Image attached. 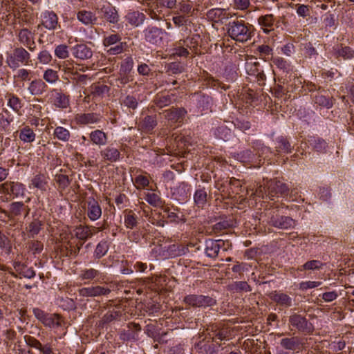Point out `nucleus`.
Here are the masks:
<instances>
[{
  "mask_svg": "<svg viewBox=\"0 0 354 354\" xmlns=\"http://www.w3.org/2000/svg\"><path fill=\"white\" fill-rule=\"evenodd\" d=\"M54 104L57 107L66 108L69 104V100L67 95L56 91Z\"/></svg>",
  "mask_w": 354,
  "mask_h": 354,
  "instance_id": "ea45409f",
  "label": "nucleus"
},
{
  "mask_svg": "<svg viewBox=\"0 0 354 354\" xmlns=\"http://www.w3.org/2000/svg\"><path fill=\"white\" fill-rule=\"evenodd\" d=\"M288 192V187L285 183L279 180H269L263 185L259 186L256 191V194L261 196L262 198L266 195L270 200H274L275 196L287 195Z\"/></svg>",
  "mask_w": 354,
  "mask_h": 354,
  "instance_id": "f03ea898",
  "label": "nucleus"
},
{
  "mask_svg": "<svg viewBox=\"0 0 354 354\" xmlns=\"http://www.w3.org/2000/svg\"><path fill=\"white\" fill-rule=\"evenodd\" d=\"M32 313L35 317L43 324L45 323L46 319L50 315L39 308H34L32 309Z\"/></svg>",
  "mask_w": 354,
  "mask_h": 354,
  "instance_id": "680f3d73",
  "label": "nucleus"
},
{
  "mask_svg": "<svg viewBox=\"0 0 354 354\" xmlns=\"http://www.w3.org/2000/svg\"><path fill=\"white\" fill-rule=\"evenodd\" d=\"M90 90L93 97H101L109 91V88L103 84L95 83L91 86Z\"/></svg>",
  "mask_w": 354,
  "mask_h": 354,
  "instance_id": "473e14b6",
  "label": "nucleus"
},
{
  "mask_svg": "<svg viewBox=\"0 0 354 354\" xmlns=\"http://www.w3.org/2000/svg\"><path fill=\"white\" fill-rule=\"evenodd\" d=\"M124 225L128 229H133L137 225L138 217L131 210H126L124 218Z\"/></svg>",
  "mask_w": 354,
  "mask_h": 354,
  "instance_id": "72a5a7b5",
  "label": "nucleus"
},
{
  "mask_svg": "<svg viewBox=\"0 0 354 354\" xmlns=\"http://www.w3.org/2000/svg\"><path fill=\"white\" fill-rule=\"evenodd\" d=\"M90 139L93 144L104 146L107 142L106 134L101 130H95L90 133Z\"/></svg>",
  "mask_w": 354,
  "mask_h": 354,
  "instance_id": "c756f323",
  "label": "nucleus"
},
{
  "mask_svg": "<svg viewBox=\"0 0 354 354\" xmlns=\"http://www.w3.org/2000/svg\"><path fill=\"white\" fill-rule=\"evenodd\" d=\"M73 55L82 60L88 59L93 56V51L90 47L84 44H77L71 48Z\"/></svg>",
  "mask_w": 354,
  "mask_h": 354,
  "instance_id": "f3484780",
  "label": "nucleus"
},
{
  "mask_svg": "<svg viewBox=\"0 0 354 354\" xmlns=\"http://www.w3.org/2000/svg\"><path fill=\"white\" fill-rule=\"evenodd\" d=\"M269 297L272 301L282 307L289 308L293 304L292 298L281 291H272Z\"/></svg>",
  "mask_w": 354,
  "mask_h": 354,
  "instance_id": "dca6fc26",
  "label": "nucleus"
},
{
  "mask_svg": "<svg viewBox=\"0 0 354 354\" xmlns=\"http://www.w3.org/2000/svg\"><path fill=\"white\" fill-rule=\"evenodd\" d=\"M17 37L19 41L27 47L29 50L32 52L35 50L36 44L35 42L34 33L28 28H22L19 30Z\"/></svg>",
  "mask_w": 354,
  "mask_h": 354,
  "instance_id": "4468645a",
  "label": "nucleus"
},
{
  "mask_svg": "<svg viewBox=\"0 0 354 354\" xmlns=\"http://www.w3.org/2000/svg\"><path fill=\"white\" fill-rule=\"evenodd\" d=\"M280 345L286 350L295 351L300 348V339L298 337H285L280 340Z\"/></svg>",
  "mask_w": 354,
  "mask_h": 354,
  "instance_id": "bb28decb",
  "label": "nucleus"
},
{
  "mask_svg": "<svg viewBox=\"0 0 354 354\" xmlns=\"http://www.w3.org/2000/svg\"><path fill=\"white\" fill-rule=\"evenodd\" d=\"M324 264L318 260H311L306 262L299 270H315L321 269Z\"/></svg>",
  "mask_w": 354,
  "mask_h": 354,
  "instance_id": "a18cd8bd",
  "label": "nucleus"
},
{
  "mask_svg": "<svg viewBox=\"0 0 354 354\" xmlns=\"http://www.w3.org/2000/svg\"><path fill=\"white\" fill-rule=\"evenodd\" d=\"M230 245L227 241L207 239L205 242V253L207 257L216 259L221 250L227 251Z\"/></svg>",
  "mask_w": 354,
  "mask_h": 354,
  "instance_id": "39448f33",
  "label": "nucleus"
},
{
  "mask_svg": "<svg viewBox=\"0 0 354 354\" xmlns=\"http://www.w3.org/2000/svg\"><path fill=\"white\" fill-rule=\"evenodd\" d=\"M30 61V53L22 47L15 48L12 54L8 55L6 59L7 64L13 70L19 68L20 64H28Z\"/></svg>",
  "mask_w": 354,
  "mask_h": 354,
  "instance_id": "20e7f679",
  "label": "nucleus"
},
{
  "mask_svg": "<svg viewBox=\"0 0 354 354\" xmlns=\"http://www.w3.org/2000/svg\"><path fill=\"white\" fill-rule=\"evenodd\" d=\"M156 125L157 122L154 116L148 115L143 120L142 127L147 131L152 130Z\"/></svg>",
  "mask_w": 354,
  "mask_h": 354,
  "instance_id": "4d7b16f0",
  "label": "nucleus"
},
{
  "mask_svg": "<svg viewBox=\"0 0 354 354\" xmlns=\"http://www.w3.org/2000/svg\"><path fill=\"white\" fill-rule=\"evenodd\" d=\"M55 55L59 59H65L68 57V50L66 45L61 44L55 49Z\"/></svg>",
  "mask_w": 354,
  "mask_h": 354,
  "instance_id": "052dcab7",
  "label": "nucleus"
},
{
  "mask_svg": "<svg viewBox=\"0 0 354 354\" xmlns=\"http://www.w3.org/2000/svg\"><path fill=\"white\" fill-rule=\"evenodd\" d=\"M183 301L186 305L196 308L210 307L216 304V300L214 298L202 295H187L184 297Z\"/></svg>",
  "mask_w": 354,
  "mask_h": 354,
  "instance_id": "6e6552de",
  "label": "nucleus"
},
{
  "mask_svg": "<svg viewBox=\"0 0 354 354\" xmlns=\"http://www.w3.org/2000/svg\"><path fill=\"white\" fill-rule=\"evenodd\" d=\"M125 19L131 26L137 27L144 22L145 15L139 11L130 10L126 15Z\"/></svg>",
  "mask_w": 354,
  "mask_h": 354,
  "instance_id": "393cba45",
  "label": "nucleus"
},
{
  "mask_svg": "<svg viewBox=\"0 0 354 354\" xmlns=\"http://www.w3.org/2000/svg\"><path fill=\"white\" fill-rule=\"evenodd\" d=\"M48 187V178L41 174L33 176L30 180L29 188H37L41 192H46Z\"/></svg>",
  "mask_w": 354,
  "mask_h": 354,
  "instance_id": "b1692460",
  "label": "nucleus"
},
{
  "mask_svg": "<svg viewBox=\"0 0 354 354\" xmlns=\"http://www.w3.org/2000/svg\"><path fill=\"white\" fill-rule=\"evenodd\" d=\"M143 32L146 41L157 46L161 45L167 35L166 31L156 26H148Z\"/></svg>",
  "mask_w": 354,
  "mask_h": 354,
  "instance_id": "9d476101",
  "label": "nucleus"
},
{
  "mask_svg": "<svg viewBox=\"0 0 354 354\" xmlns=\"http://www.w3.org/2000/svg\"><path fill=\"white\" fill-rule=\"evenodd\" d=\"M0 192L2 194L17 198L24 196L26 187L19 182L6 181L0 185Z\"/></svg>",
  "mask_w": 354,
  "mask_h": 354,
  "instance_id": "9b49d317",
  "label": "nucleus"
},
{
  "mask_svg": "<svg viewBox=\"0 0 354 354\" xmlns=\"http://www.w3.org/2000/svg\"><path fill=\"white\" fill-rule=\"evenodd\" d=\"M277 145L276 148L278 151H282L284 153L291 152V146L289 142L284 138H279L277 140Z\"/></svg>",
  "mask_w": 354,
  "mask_h": 354,
  "instance_id": "de8ad7c7",
  "label": "nucleus"
},
{
  "mask_svg": "<svg viewBox=\"0 0 354 354\" xmlns=\"http://www.w3.org/2000/svg\"><path fill=\"white\" fill-rule=\"evenodd\" d=\"M86 214L92 221L98 220L102 216V208L94 198L89 197L86 201Z\"/></svg>",
  "mask_w": 354,
  "mask_h": 354,
  "instance_id": "2eb2a0df",
  "label": "nucleus"
},
{
  "mask_svg": "<svg viewBox=\"0 0 354 354\" xmlns=\"http://www.w3.org/2000/svg\"><path fill=\"white\" fill-rule=\"evenodd\" d=\"M258 24L263 32L268 34L274 30V17L272 14L261 15L258 18Z\"/></svg>",
  "mask_w": 354,
  "mask_h": 354,
  "instance_id": "4be33fe9",
  "label": "nucleus"
},
{
  "mask_svg": "<svg viewBox=\"0 0 354 354\" xmlns=\"http://www.w3.org/2000/svg\"><path fill=\"white\" fill-rule=\"evenodd\" d=\"M62 317L56 313L50 314L46 319L44 326L48 328H58L62 326Z\"/></svg>",
  "mask_w": 354,
  "mask_h": 354,
  "instance_id": "2f4dec72",
  "label": "nucleus"
},
{
  "mask_svg": "<svg viewBox=\"0 0 354 354\" xmlns=\"http://www.w3.org/2000/svg\"><path fill=\"white\" fill-rule=\"evenodd\" d=\"M207 198V194L204 187L198 188L196 190L194 195V200L198 207H203L206 204Z\"/></svg>",
  "mask_w": 354,
  "mask_h": 354,
  "instance_id": "7c9ffc66",
  "label": "nucleus"
},
{
  "mask_svg": "<svg viewBox=\"0 0 354 354\" xmlns=\"http://www.w3.org/2000/svg\"><path fill=\"white\" fill-rule=\"evenodd\" d=\"M313 100L315 104H317L321 106L327 108V109H329V108L332 107V106H333V102H332L331 99L329 97H326V96H324L323 95H315L313 97Z\"/></svg>",
  "mask_w": 354,
  "mask_h": 354,
  "instance_id": "37998d69",
  "label": "nucleus"
},
{
  "mask_svg": "<svg viewBox=\"0 0 354 354\" xmlns=\"http://www.w3.org/2000/svg\"><path fill=\"white\" fill-rule=\"evenodd\" d=\"M121 40L122 37L118 33L104 35L102 44L104 47L107 48L106 53L110 55L122 53L126 48L127 44Z\"/></svg>",
  "mask_w": 354,
  "mask_h": 354,
  "instance_id": "7ed1b4c3",
  "label": "nucleus"
},
{
  "mask_svg": "<svg viewBox=\"0 0 354 354\" xmlns=\"http://www.w3.org/2000/svg\"><path fill=\"white\" fill-rule=\"evenodd\" d=\"M54 135L57 139L64 142L68 141L70 138L69 131L62 127H56Z\"/></svg>",
  "mask_w": 354,
  "mask_h": 354,
  "instance_id": "09e8293b",
  "label": "nucleus"
},
{
  "mask_svg": "<svg viewBox=\"0 0 354 354\" xmlns=\"http://www.w3.org/2000/svg\"><path fill=\"white\" fill-rule=\"evenodd\" d=\"M162 210L163 212L166 214L167 218H169L171 221L176 222L177 220L179 218V216L177 214V212L178 211L177 207H175L174 206H165L162 207Z\"/></svg>",
  "mask_w": 354,
  "mask_h": 354,
  "instance_id": "49530a36",
  "label": "nucleus"
},
{
  "mask_svg": "<svg viewBox=\"0 0 354 354\" xmlns=\"http://www.w3.org/2000/svg\"><path fill=\"white\" fill-rule=\"evenodd\" d=\"M268 223L274 227L282 230L291 229L295 225V221L292 218L280 215L275 211L269 213Z\"/></svg>",
  "mask_w": 354,
  "mask_h": 354,
  "instance_id": "0eeeda50",
  "label": "nucleus"
},
{
  "mask_svg": "<svg viewBox=\"0 0 354 354\" xmlns=\"http://www.w3.org/2000/svg\"><path fill=\"white\" fill-rule=\"evenodd\" d=\"M145 199L148 203H149L150 205H151L154 207H158V206L162 205V201L161 200L160 196L156 193H152V192L146 193Z\"/></svg>",
  "mask_w": 354,
  "mask_h": 354,
  "instance_id": "79ce46f5",
  "label": "nucleus"
},
{
  "mask_svg": "<svg viewBox=\"0 0 354 354\" xmlns=\"http://www.w3.org/2000/svg\"><path fill=\"white\" fill-rule=\"evenodd\" d=\"M272 63L280 70L288 73L290 71V64L283 58L280 57H274Z\"/></svg>",
  "mask_w": 354,
  "mask_h": 354,
  "instance_id": "c03bdc74",
  "label": "nucleus"
},
{
  "mask_svg": "<svg viewBox=\"0 0 354 354\" xmlns=\"http://www.w3.org/2000/svg\"><path fill=\"white\" fill-rule=\"evenodd\" d=\"M100 156L104 160L113 162L120 160L121 154L119 149L109 145L100 151Z\"/></svg>",
  "mask_w": 354,
  "mask_h": 354,
  "instance_id": "aec40b11",
  "label": "nucleus"
},
{
  "mask_svg": "<svg viewBox=\"0 0 354 354\" xmlns=\"http://www.w3.org/2000/svg\"><path fill=\"white\" fill-rule=\"evenodd\" d=\"M41 25L48 30H55L59 27L58 17L53 11H44L41 13Z\"/></svg>",
  "mask_w": 354,
  "mask_h": 354,
  "instance_id": "ddd939ff",
  "label": "nucleus"
},
{
  "mask_svg": "<svg viewBox=\"0 0 354 354\" xmlns=\"http://www.w3.org/2000/svg\"><path fill=\"white\" fill-rule=\"evenodd\" d=\"M134 183L137 188H144L149 185V180L147 176L138 175L135 178Z\"/></svg>",
  "mask_w": 354,
  "mask_h": 354,
  "instance_id": "0e129e2a",
  "label": "nucleus"
},
{
  "mask_svg": "<svg viewBox=\"0 0 354 354\" xmlns=\"http://www.w3.org/2000/svg\"><path fill=\"white\" fill-rule=\"evenodd\" d=\"M43 79L45 82L53 84L58 81L59 75L56 71H54L51 68H48L44 72Z\"/></svg>",
  "mask_w": 354,
  "mask_h": 354,
  "instance_id": "e433bc0d",
  "label": "nucleus"
},
{
  "mask_svg": "<svg viewBox=\"0 0 354 354\" xmlns=\"http://www.w3.org/2000/svg\"><path fill=\"white\" fill-rule=\"evenodd\" d=\"M322 283V281H302L299 284V289L301 291L304 292L308 289L317 288V287L321 286Z\"/></svg>",
  "mask_w": 354,
  "mask_h": 354,
  "instance_id": "864d4df0",
  "label": "nucleus"
},
{
  "mask_svg": "<svg viewBox=\"0 0 354 354\" xmlns=\"http://www.w3.org/2000/svg\"><path fill=\"white\" fill-rule=\"evenodd\" d=\"M62 70L65 73L77 75L78 71H84V68L80 65L74 66L72 63L67 62L62 65Z\"/></svg>",
  "mask_w": 354,
  "mask_h": 354,
  "instance_id": "58836bf2",
  "label": "nucleus"
},
{
  "mask_svg": "<svg viewBox=\"0 0 354 354\" xmlns=\"http://www.w3.org/2000/svg\"><path fill=\"white\" fill-rule=\"evenodd\" d=\"M207 335L212 339V341H215V339L219 340H223L228 336V331L227 329L219 328L217 325L212 324L209 326L207 328Z\"/></svg>",
  "mask_w": 354,
  "mask_h": 354,
  "instance_id": "5701e85b",
  "label": "nucleus"
},
{
  "mask_svg": "<svg viewBox=\"0 0 354 354\" xmlns=\"http://www.w3.org/2000/svg\"><path fill=\"white\" fill-rule=\"evenodd\" d=\"M42 223L38 219H34L27 227L29 237H34L41 230Z\"/></svg>",
  "mask_w": 354,
  "mask_h": 354,
  "instance_id": "4c0bfd02",
  "label": "nucleus"
},
{
  "mask_svg": "<svg viewBox=\"0 0 354 354\" xmlns=\"http://www.w3.org/2000/svg\"><path fill=\"white\" fill-rule=\"evenodd\" d=\"M187 113L184 108H171L163 112L164 118L173 123L180 122Z\"/></svg>",
  "mask_w": 354,
  "mask_h": 354,
  "instance_id": "a211bd4d",
  "label": "nucleus"
},
{
  "mask_svg": "<svg viewBox=\"0 0 354 354\" xmlns=\"http://www.w3.org/2000/svg\"><path fill=\"white\" fill-rule=\"evenodd\" d=\"M48 88V85L43 80L37 78L30 81L26 89L30 95L41 97L46 94Z\"/></svg>",
  "mask_w": 354,
  "mask_h": 354,
  "instance_id": "f8f14e48",
  "label": "nucleus"
},
{
  "mask_svg": "<svg viewBox=\"0 0 354 354\" xmlns=\"http://www.w3.org/2000/svg\"><path fill=\"white\" fill-rule=\"evenodd\" d=\"M41 354H54L53 347L51 343L41 344L38 348Z\"/></svg>",
  "mask_w": 354,
  "mask_h": 354,
  "instance_id": "774afa93",
  "label": "nucleus"
},
{
  "mask_svg": "<svg viewBox=\"0 0 354 354\" xmlns=\"http://www.w3.org/2000/svg\"><path fill=\"white\" fill-rule=\"evenodd\" d=\"M154 102H156V104L158 106H159L160 108H162L172 103L173 95L158 94L154 99Z\"/></svg>",
  "mask_w": 354,
  "mask_h": 354,
  "instance_id": "c9c22d12",
  "label": "nucleus"
},
{
  "mask_svg": "<svg viewBox=\"0 0 354 354\" xmlns=\"http://www.w3.org/2000/svg\"><path fill=\"white\" fill-rule=\"evenodd\" d=\"M102 273L95 268H84L80 271V273L79 274V279L81 281H91L93 280H95L97 281L100 278H102ZM86 282H84L86 283Z\"/></svg>",
  "mask_w": 354,
  "mask_h": 354,
  "instance_id": "412c9836",
  "label": "nucleus"
},
{
  "mask_svg": "<svg viewBox=\"0 0 354 354\" xmlns=\"http://www.w3.org/2000/svg\"><path fill=\"white\" fill-rule=\"evenodd\" d=\"M77 19L86 26H92L98 24V17L96 16V14L89 10H80L77 13Z\"/></svg>",
  "mask_w": 354,
  "mask_h": 354,
  "instance_id": "6ab92c4d",
  "label": "nucleus"
},
{
  "mask_svg": "<svg viewBox=\"0 0 354 354\" xmlns=\"http://www.w3.org/2000/svg\"><path fill=\"white\" fill-rule=\"evenodd\" d=\"M227 33L229 37L238 42H246L252 37L251 26L243 20L235 19L227 25Z\"/></svg>",
  "mask_w": 354,
  "mask_h": 354,
  "instance_id": "f257e3e1",
  "label": "nucleus"
},
{
  "mask_svg": "<svg viewBox=\"0 0 354 354\" xmlns=\"http://www.w3.org/2000/svg\"><path fill=\"white\" fill-rule=\"evenodd\" d=\"M81 122L84 124H93L96 123L100 120L97 115L94 113L84 114L80 118Z\"/></svg>",
  "mask_w": 354,
  "mask_h": 354,
  "instance_id": "13d9d810",
  "label": "nucleus"
},
{
  "mask_svg": "<svg viewBox=\"0 0 354 354\" xmlns=\"http://www.w3.org/2000/svg\"><path fill=\"white\" fill-rule=\"evenodd\" d=\"M26 209V205L22 202H12L9 205V220H13L15 217L21 215Z\"/></svg>",
  "mask_w": 354,
  "mask_h": 354,
  "instance_id": "cd10ccee",
  "label": "nucleus"
},
{
  "mask_svg": "<svg viewBox=\"0 0 354 354\" xmlns=\"http://www.w3.org/2000/svg\"><path fill=\"white\" fill-rule=\"evenodd\" d=\"M95 231V227L91 229L90 227L86 225H80L75 229V236L82 241H85L90 238Z\"/></svg>",
  "mask_w": 354,
  "mask_h": 354,
  "instance_id": "c85d7f7f",
  "label": "nucleus"
},
{
  "mask_svg": "<svg viewBox=\"0 0 354 354\" xmlns=\"http://www.w3.org/2000/svg\"><path fill=\"white\" fill-rule=\"evenodd\" d=\"M56 181L62 189L67 187L70 183L68 176L64 174L57 175L56 176Z\"/></svg>",
  "mask_w": 354,
  "mask_h": 354,
  "instance_id": "338daca9",
  "label": "nucleus"
},
{
  "mask_svg": "<svg viewBox=\"0 0 354 354\" xmlns=\"http://www.w3.org/2000/svg\"><path fill=\"white\" fill-rule=\"evenodd\" d=\"M233 226V221L232 220H222L218 223H216L213 229L215 232H221L224 230L229 229Z\"/></svg>",
  "mask_w": 354,
  "mask_h": 354,
  "instance_id": "603ef678",
  "label": "nucleus"
},
{
  "mask_svg": "<svg viewBox=\"0 0 354 354\" xmlns=\"http://www.w3.org/2000/svg\"><path fill=\"white\" fill-rule=\"evenodd\" d=\"M109 247L105 241H101L100 242L95 250L94 255L97 259H100L103 256H104L107 251H108Z\"/></svg>",
  "mask_w": 354,
  "mask_h": 354,
  "instance_id": "3c124183",
  "label": "nucleus"
},
{
  "mask_svg": "<svg viewBox=\"0 0 354 354\" xmlns=\"http://www.w3.org/2000/svg\"><path fill=\"white\" fill-rule=\"evenodd\" d=\"M93 289L95 297L107 296L111 292V289L108 286H95Z\"/></svg>",
  "mask_w": 354,
  "mask_h": 354,
  "instance_id": "bf43d9fd",
  "label": "nucleus"
},
{
  "mask_svg": "<svg viewBox=\"0 0 354 354\" xmlns=\"http://www.w3.org/2000/svg\"><path fill=\"white\" fill-rule=\"evenodd\" d=\"M232 290L239 292V291H245L250 292L251 291L250 286L248 284L246 281H236L232 285Z\"/></svg>",
  "mask_w": 354,
  "mask_h": 354,
  "instance_id": "e2e57ef3",
  "label": "nucleus"
},
{
  "mask_svg": "<svg viewBox=\"0 0 354 354\" xmlns=\"http://www.w3.org/2000/svg\"><path fill=\"white\" fill-rule=\"evenodd\" d=\"M234 157L240 162L248 163L252 161L253 153L250 150L246 149L237 153Z\"/></svg>",
  "mask_w": 354,
  "mask_h": 354,
  "instance_id": "8fccbe9b",
  "label": "nucleus"
},
{
  "mask_svg": "<svg viewBox=\"0 0 354 354\" xmlns=\"http://www.w3.org/2000/svg\"><path fill=\"white\" fill-rule=\"evenodd\" d=\"M122 104L129 109H136L138 105V100L136 97L128 95L122 100Z\"/></svg>",
  "mask_w": 354,
  "mask_h": 354,
  "instance_id": "5fc2aeb1",
  "label": "nucleus"
},
{
  "mask_svg": "<svg viewBox=\"0 0 354 354\" xmlns=\"http://www.w3.org/2000/svg\"><path fill=\"white\" fill-rule=\"evenodd\" d=\"M336 55L344 59H349L354 57V49L349 46H340L336 50Z\"/></svg>",
  "mask_w": 354,
  "mask_h": 354,
  "instance_id": "a19ab883",
  "label": "nucleus"
},
{
  "mask_svg": "<svg viewBox=\"0 0 354 354\" xmlns=\"http://www.w3.org/2000/svg\"><path fill=\"white\" fill-rule=\"evenodd\" d=\"M7 105L15 113L20 115V109L22 108V100L15 94L8 93L6 95Z\"/></svg>",
  "mask_w": 354,
  "mask_h": 354,
  "instance_id": "a878e982",
  "label": "nucleus"
},
{
  "mask_svg": "<svg viewBox=\"0 0 354 354\" xmlns=\"http://www.w3.org/2000/svg\"><path fill=\"white\" fill-rule=\"evenodd\" d=\"M96 10L102 19L110 24H117L120 20L118 10L109 2L104 1L102 4L97 5Z\"/></svg>",
  "mask_w": 354,
  "mask_h": 354,
  "instance_id": "423d86ee",
  "label": "nucleus"
},
{
  "mask_svg": "<svg viewBox=\"0 0 354 354\" xmlns=\"http://www.w3.org/2000/svg\"><path fill=\"white\" fill-rule=\"evenodd\" d=\"M319 297H322V300L325 302H331L337 298L338 294L336 291L333 290L324 292L323 294L319 295Z\"/></svg>",
  "mask_w": 354,
  "mask_h": 354,
  "instance_id": "69168bd1",
  "label": "nucleus"
},
{
  "mask_svg": "<svg viewBox=\"0 0 354 354\" xmlns=\"http://www.w3.org/2000/svg\"><path fill=\"white\" fill-rule=\"evenodd\" d=\"M260 64L258 62H248L245 64L247 73L250 75H255L260 71Z\"/></svg>",
  "mask_w": 354,
  "mask_h": 354,
  "instance_id": "6e6d98bb",
  "label": "nucleus"
},
{
  "mask_svg": "<svg viewBox=\"0 0 354 354\" xmlns=\"http://www.w3.org/2000/svg\"><path fill=\"white\" fill-rule=\"evenodd\" d=\"M288 324L290 326L295 328L299 332L309 333L313 330L312 324L306 319L304 316L294 313L288 318Z\"/></svg>",
  "mask_w": 354,
  "mask_h": 354,
  "instance_id": "1a4fd4ad",
  "label": "nucleus"
},
{
  "mask_svg": "<svg viewBox=\"0 0 354 354\" xmlns=\"http://www.w3.org/2000/svg\"><path fill=\"white\" fill-rule=\"evenodd\" d=\"M19 138L24 142H32L35 139V133L29 127H25L20 130Z\"/></svg>",
  "mask_w": 354,
  "mask_h": 354,
  "instance_id": "f704fd0d",
  "label": "nucleus"
}]
</instances>
